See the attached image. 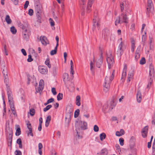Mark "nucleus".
Returning <instances> with one entry per match:
<instances>
[{"label":"nucleus","instance_id":"42","mask_svg":"<svg viewBox=\"0 0 155 155\" xmlns=\"http://www.w3.org/2000/svg\"><path fill=\"white\" fill-rule=\"evenodd\" d=\"M21 129L20 127H18L17 129L16 133L15 135L16 136H18L19 135L21 134Z\"/></svg>","mask_w":155,"mask_h":155},{"label":"nucleus","instance_id":"5","mask_svg":"<svg viewBox=\"0 0 155 155\" xmlns=\"http://www.w3.org/2000/svg\"><path fill=\"white\" fill-rule=\"evenodd\" d=\"M147 7V14L149 15L150 14H153L154 12L153 4L151 0H148Z\"/></svg>","mask_w":155,"mask_h":155},{"label":"nucleus","instance_id":"24","mask_svg":"<svg viewBox=\"0 0 155 155\" xmlns=\"http://www.w3.org/2000/svg\"><path fill=\"white\" fill-rule=\"evenodd\" d=\"M90 70L92 74L93 75L94 74V64L92 62V61H91L90 63Z\"/></svg>","mask_w":155,"mask_h":155},{"label":"nucleus","instance_id":"31","mask_svg":"<svg viewBox=\"0 0 155 155\" xmlns=\"http://www.w3.org/2000/svg\"><path fill=\"white\" fill-rule=\"evenodd\" d=\"M45 64L48 66V68H50L51 67V65L50 64L49 59V58L47 59L45 62Z\"/></svg>","mask_w":155,"mask_h":155},{"label":"nucleus","instance_id":"6","mask_svg":"<svg viewBox=\"0 0 155 155\" xmlns=\"http://www.w3.org/2000/svg\"><path fill=\"white\" fill-rule=\"evenodd\" d=\"M107 61L108 64V67L109 69H110L113 66L114 63V60L113 57L111 54L110 55H107Z\"/></svg>","mask_w":155,"mask_h":155},{"label":"nucleus","instance_id":"35","mask_svg":"<svg viewBox=\"0 0 155 155\" xmlns=\"http://www.w3.org/2000/svg\"><path fill=\"white\" fill-rule=\"evenodd\" d=\"M126 3L124 2H122L120 4V7L121 12H123L124 10V6H125V4Z\"/></svg>","mask_w":155,"mask_h":155},{"label":"nucleus","instance_id":"37","mask_svg":"<svg viewBox=\"0 0 155 155\" xmlns=\"http://www.w3.org/2000/svg\"><path fill=\"white\" fill-rule=\"evenodd\" d=\"M10 31L13 34H15L17 32L16 29L14 26L11 27L10 28Z\"/></svg>","mask_w":155,"mask_h":155},{"label":"nucleus","instance_id":"60","mask_svg":"<svg viewBox=\"0 0 155 155\" xmlns=\"http://www.w3.org/2000/svg\"><path fill=\"white\" fill-rule=\"evenodd\" d=\"M15 154L16 155H21V152L19 150H16L15 152Z\"/></svg>","mask_w":155,"mask_h":155},{"label":"nucleus","instance_id":"38","mask_svg":"<svg viewBox=\"0 0 155 155\" xmlns=\"http://www.w3.org/2000/svg\"><path fill=\"white\" fill-rule=\"evenodd\" d=\"M123 43L122 41H121L118 47V49L124 51V50L122 48V47L123 46Z\"/></svg>","mask_w":155,"mask_h":155},{"label":"nucleus","instance_id":"49","mask_svg":"<svg viewBox=\"0 0 155 155\" xmlns=\"http://www.w3.org/2000/svg\"><path fill=\"white\" fill-rule=\"evenodd\" d=\"M68 74L67 73H64L63 74V77L64 79L67 80L68 78Z\"/></svg>","mask_w":155,"mask_h":155},{"label":"nucleus","instance_id":"15","mask_svg":"<svg viewBox=\"0 0 155 155\" xmlns=\"http://www.w3.org/2000/svg\"><path fill=\"white\" fill-rule=\"evenodd\" d=\"M22 34L24 38L26 39H28L30 33L28 32L27 29H26L23 30V31H22Z\"/></svg>","mask_w":155,"mask_h":155},{"label":"nucleus","instance_id":"10","mask_svg":"<svg viewBox=\"0 0 155 155\" xmlns=\"http://www.w3.org/2000/svg\"><path fill=\"white\" fill-rule=\"evenodd\" d=\"M107 78L106 80L107 81L106 82L105 81L104 82V85L103 89L105 93H107L109 91L110 85L109 80Z\"/></svg>","mask_w":155,"mask_h":155},{"label":"nucleus","instance_id":"59","mask_svg":"<svg viewBox=\"0 0 155 155\" xmlns=\"http://www.w3.org/2000/svg\"><path fill=\"white\" fill-rule=\"evenodd\" d=\"M28 14L32 16L33 15V11L31 9H30L28 10Z\"/></svg>","mask_w":155,"mask_h":155},{"label":"nucleus","instance_id":"26","mask_svg":"<svg viewBox=\"0 0 155 155\" xmlns=\"http://www.w3.org/2000/svg\"><path fill=\"white\" fill-rule=\"evenodd\" d=\"M81 97L80 96L78 95L76 97V103L77 105L79 106L81 105Z\"/></svg>","mask_w":155,"mask_h":155},{"label":"nucleus","instance_id":"14","mask_svg":"<svg viewBox=\"0 0 155 155\" xmlns=\"http://www.w3.org/2000/svg\"><path fill=\"white\" fill-rule=\"evenodd\" d=\"M127 64H124V68L123 70V72L122 74V76L121 79H123L125 78L126 76L127 71Z\"/></svg>","mask_w":155,"mask_h":155},{"label":"nucleus","instance_id":"43","mask_svg":"<svg viewBox=\"0 0 155 155\" xmlns=\"http://www.w3.org/2000/svg\"><path fill=\"white\" fill-rule=\"evenodd\" d=\"M80 110L79 109H77L74 112V117L75 118L78 117L79 114Z\"/></svg>","mask_w":155,"mask_h":155},{"label":"nucleus","instance_id":"57","mask_svg":"<svg viewBox=\"0 0 155 155\" xmlns=\"http://www.w3.org/2000/svg\"><path fill=\"white\" fill-rule=\"evenodd\" d=\"M33 61V59L31 58V54L28 55V58L27 59V61L28 62H31Z\"/></svg>","mask_w":155,"mask_h":155},{"label":"nucleus","instance_id":"2","mask_svg":"<svg viewBox=\"0 0 155 155\" xmlns=\"http://www.w3.org/2000/svg\"><path fill=\"white\" fill-rule=\"evenodd\" d=\"M76 129L78 130H84L87 128L86 122L82 121H77L75 123Z\"/></svg>","mask_w":155,"mask_h":155},{"label":"nucleus","instance_id":"54","mask_svg":"<svg viewBox=\"0 0 155 155\" xmlns=\"http://www.w3.org/2000/svg\"><path fill=\"white\" fill-rule=\"evenodd\" d=\"M76 131L77 132V135L78 136V139H81L82 138V136L80 135L79 134L80 132L78 131V130L76 129Z\"/></svg>","mask_w":155,"mask_h":155},{"label":"nucleus","instance_id":"41","mask_svg":"<svg viewBox=\"0 0 155 155\" xmlns=\"http://www.w3.org/2000/svg\"><path fill=\"white\" fill-rule=\"evenodd\" d=\"M52 107L51 105H49L47 106L45 108L43 109V110L44 112H46Z\"/></svg>","mask_w":155,"mask_h":155},{"label":"nucleus","instance_id":"17","mask_svg":"<svg viewBox=\"0 0 155 155\" xmlns=\"http://www.w3.org/2000/svg\"><path fill=\"white\" fill-rule=\"evenodd\" d=\"M38 70L42 74H46L47 73L48 70L47 68H45L43 66L39 67Z\"/></svg>","mask_w":155,"mask_h":155},{"label":"nucleus","instance_id":"64","mask_svg":"<svg viewBox=\"0 0 155 155\" xmlns=\"http://www.w3.org/2000/svg\"><path fill=\"white\" fill-rule=\"evenodd\" d=\"M135 24H132L130 26V29L132 31H133L135 29Z\"/></svg>","mask_w":155,"mask_h":155},{"label":"nucleus","instance_id":"39","mask_svg":"<svg viewBox=\"0 0 155 155\" xmlns=\"http://www.w3.org/2000/svg\"><path fill=\"white\" fill-rule=\"evenodd\" d=\"M63 94L62 93H59L57 96V100L60 101L62 99Z\"/></svg>","mask_w":155,"mask_h":155},{"label":"nucleus","instance_id":"4","mask_svg":"<svg viewBox=\"0 0 155 155\" xmlns=\"http://www.w3.org/2000/svg\"><path fill=\"white\" fill-rule=\"evenodd\" d=\"M154 73V71L153 67L151 64L150 65L149 67V77L150 78L149 82L147 86V88H150L152 82V78L153 76Z\"/></svg>","mask_w":155,"mask_h":155},{"label":"nucleus","instance_id":"55","mask_svg":"<svg viewBox=\"0 0 155 155\" xmlns=\"http://www.w3.org/2000/svg\"><path fill=\"white\" fill-rule=\"evenodd\" d=\"M110 106L108 104H105L103 106L102 109H106L107 108H109Z\"/></svg>","mask_w":155,"mask_h":155},{"label":"nucleus","instance_id":"58","mask_svg":"<svg viewBox=\"0 0 155 155\" xmlns=\"http://www.w3.org/2000/svg\"><path fill=\"white\" fill-rule=\"evenodd\" d=\"M51 91L54 95H55L56 94L57 92L55 88L53 87L52 88Z\"/></svg>","mask_w":155,"mask_h":155},{"label":"nucleus","instance_id":"33","mask_svg":"<svg viewBox=\"0 0 155 155\" xmlns=\"http://www.w3.org/2000/svg\"><path fill=\"white\" fill-rule=\"evenodd\" d=\"M106 135L105 133H103L101 134L100 135V140L101 141L103 140L106 137Z\"/></svg>","mask_w":155,"mask_h":155},{"label":"nucleus","instance_id":"50","mask_svg":"<svg viewBox=\"0 0 155 155\" xmlns=\"http://www.w3.org/2000/svg\"><path fill=\"white\" fill-rule=\"evenodd\" d=\"M7 91L8 96L12 95V92L8 86L7 87Z\"/></svg>","mask_w":155,"mask_h":155},{"label":"nucleus","instance_id":"1","mask_svg":"<svg viewBox=\"0 0 155 155\" xmlns=\"http://www.w3.org/2000/svg\"><path fill=\"white\" fill-rule=\"evenodd\" d=\"M128 18L127 17L126 12L122 13L120 16L116 18L115 22V25L117 26L119 24H121L123 23L127 24L128 23Z\"/></svg>","mask_w":155,"mask_h":155},{"label":"nucleus","instance_id":"13","mask_svg":"<svg viewBox=\"0 0 155 155\" xmlns=\"http://www.w3.org/2000/svg\"><path fill=\"white\" fill-rule=\"evenodd\" d=\"M148 130L147 126H145L142 130L141 131L142 136L143 138L146 137L147 136V134Z\"/></svg>","mask_w":155,"mask_h":155},{"label":"nucleus","instance_id":"62","mask_svg":"<svg viewBox=\"0 0 155 155\" xmlns=\"http://www.w3.org/2000/svg\"><path fill=\"white\" fill-rule=\"evenodd\" d=\"M135 45L134 43H132L131 45V51L132 52H133L134 51V49L135 48Z\"/></svg>","mask_w":155,"mask_h":155},{"label":"nucleus","instance_id":"46","mask_svg":"<svg viewBox=\"0 0 155 155\" xmlns=\"http://www.w3.org/2000/svg\"><path fill=\"white\" fill-rule=\"evenodd\" d=\"M41 14H37L36 16L37 18V21H38L39 23L41 22Z\"/></svg>","mask_w":155,"mask_h":155},{"label":"nucleus","instance_id":"36","mask_svg":"<svg viewBox=\"0 0 155 155\" xmlns=\"http://www.w3.org/2000/svg\"><path fill=\"white\" fill-rule=\"evenodd\" d=\"M102 110L104 113H107L111 111L112 110V108H111L110 106L109 108H107L106 109H102Z\"/></svg>","mask_w":155,"mask_h":155},{"label":"nucleus","instance_id":"29","mask_svg":"<svg viewBox=\"0 0 155 155\" xmlns=\"http://www.w3.org/2000/svg\"><path fill=\"white\" fill-rule=\"evenodd\" d=\"M58 46H56L55 47L54 49L51 50L50 52V54L51 55H53L57 53Z\"/></svg>","mask_w":155,"mask_h":155},{"label":"nucleus","instance_id":"12","mask_svg":"<svg viewBox=\"0 0 155 155\" xmlns=\"http://www.w3.org/2000/svg\"><path fill=\"white\" fill-rule=\"evenodd\" d=\"M40 40L43 45H46L47 44H49V41L45 36H41Z\"/></svg>","mask_w":155,"mask_h":155},{"label":"nucleus","instance_id":"44","mask_svg":"<svg viewBox=\"0 0 155 155\" xmlns=\"http://www.w3.org/2000/svg\"><path fill=\"white\" fill-rule=\"evenodd\" d=\"M29 114L31 116L34 115L35 114V109H34L33 108L31 109L30 110Z\"/></svg>","mask_w":155,"mask_h":155},{"label":"nucleus","instance_id":"22","mask_svg":"<svg viewBox=\"0 0 155 155\" xmlns=\"http://www.w3.org/2000/svg\"><path fill=\"white\" fill-rule=\"evenodd\" d=\"M133 73L132 71L129 72L128 75L127 82H129L133 78Z\"/></svg>","mask_w":155,"mask_h":155},{"label":"nucleus","instance_id":"7","mask_svg":"<svg viewBox=\"0 0 155 155\" xmlns=\"http://www.w3.org/2000/svg\"><path fill=\"white\" fill-rule=\"evenodd\" d=\"M5 83L7 86L8 84L9 78L8 75V71L7 68L2 70Z\"/></svg>","mask_w":155,"mask_h":155},{"label":"nucleus","instance_id":"32","mask_svg":"<svg viewBox=\"0 0 155 155\" xmlns=\"http://www.w3.org/2000/svg\"><path fill=\"white\" fill-rule=\"evenodd\" d=\"M1 66L2 70L7 68L5 66V64L4 61H1Z\"/></svg>","mask_w":155,"mask_h":155},{"label":"nucleus","instance_id":"56","mask_svg":"<svg viewBox=\"0 0 155 155\" xmlns=\"http://www.w3.org/2000/svg\"><path fill=\"white\" fill-rule=\"evenodd\" d=\"M51 116L50 115L48 116L47 117L46 119V120L45 121V122H48V123H49L50 121H51Z\"/></svg>","mask_w":155,"mask_h":155},{"label":"nucleus","instance_id":"20","mask_svg":"<svg viewBox=\"0 0 155 155\" xmlns=\"http://www.w3.org/2000/svg\"><path fill=\"white\" fill-rule=\"evenodd\" d=\"M27 126L29 131V132L28 133V134H30L31 136H33V134L32 133L31 126V124L29 122H28L27 123Z\"/></svg>","mask_w":155,"mask_h":155},{"label":"nucleus","instance_id":"18","mask_svg":"<svg viewBox=\"0 0 155 155\" xmlns=\"http://www.w3.org/2000/svg\"><path fill=\"white\" fill-rule=\"evenodd\" d=\"M44 80L41 79L40 80L39 84V87L38 88V90L39 91H42L44 88Z\"/></svg>","mask_w":155,"mask_h":155},{"label":"nucleus","instance_id":"8","mask_svg":"<svg viewBox=\"0 0 155 155\" xmlns=\"http://www.w3.org/2000/svg\"><path fill=\"white\" fill-rule=\"evenodd\" d=\"M12 130H10L9 132L6 131L7 139L8 141L10 143V145L11 146L12 142Z\"/></svg>","mask_w":155,"mask_h":155},{"label":"nucleus","instance_id":"47","mask_svg":"<svg viewBox=\"0 0 155 155\" xmlns=\"http://www.w3.org/2000/svg\"><path fill=\"white\" fill-rule=\"evenodd\" d=\"M123 53V51L117 49V54L119 56H121Z\"/></svg>","mask_w":155,"mask_h":155},{"label":"nucleus","instance_id":"63","mask_svg":"<svg viewBox=\"0 0 155 155\" xmlns=\"http://www.w3.org/2000/svg\"><path fill=\"white\" fill-rule=\"evenodd\" d=\"M21 51L24 56H26L27 55L25 49H22L21 50Z\"/></svg>","mask_w":155,"mask_h":155},{"label":"nucleus","instance_id":"23","mask_svg":"<svg viewBox=\"0 0 155 155\" xmlns=\"http://www.w3.org/2000/svg\"><path fill=\"white\" fill-rule=\"evenodd\" d=\"M97 26V23L96 18L93 19V25L92 27L93 31L94 32H96V27Z\"/></svg>","mask_w":155,"mask_h":155},{"label":"nucleus","instance_id":"61","mask_svg":"<svg viewBox=\"0 0 155 155\" xmlns=\"http://www.w3.org/2000/svg\"><path fill=\"white\" fill-rule=\"evenodd\" d=\"M155 151V141L153 143L152 145V152L153 153Z\"/></svg>","mask_w":155,"mask_h":155},{"label":"nucleus","instance_id":"25","mask_svg":"<svg viewBox=\"0 0 155 155\" xmlns=\"http://www.w3.org/2000/svg\"><path fill=\"white\" fill-rule=\"evenodd\" d=\"M125 132L123 129H121L120 131H117L116 132V135L118 137H120L124 134Z\"/></svg>","mask_w":155,"mask_h":155},{"label":"nucleus","instance_id":"19","mask_svg":"<svg viewBox=\"0 0 155 155\" xmlns=\"http://www.w3.org/2000/svg\"><path fill=\"white\" fill-rule=\"evenodd\" d=\"M137 101L138 103H140L142 99V95L141 92L140 91H138L137 92Z\"/></svg>","mask_w":155,"mask_h":155},{"label":"nucleus","instance_id":"28","mask_svg":"<svg viewBox=\"0 0 155 155\" xmlns=\"http://www.w3.org/2000/svg\"><path fill=\"white\" fill-rule=\"evenodd\" d=\"M5 20L7 23L8 24H10L12 23V21L10 18L9 16L8 15H6Z\"/></svg>","mask_w":155,"mask_h":155},{"label":"nucleus","instance_id":"16","mask_svg":"<svg viewBox=\"0 0 155 155\" xmlns=\"http://www.w3.org/2000/svg\"><path fill=\"white\" fill-rule=\"evenodd\" d=\"M35 12L36 14H41V7L38 5H37L35 6Z\"/></svg>","mask_w":155,"mask_h":155},{"label":"nucleus","instance_id":"40","mask_svg":"<svg viewBox=\"0 0 155 155\" xmlns=\"http://www.w3.org/2000/svg\"><path fill=\"white\" fill-rule=\"evenodd\" d=\"M146 63L145 59L144 57L141 58L140 61V64L143 65Z\"/></svg>","mask_w":155,"mask_h":155},{"label":"nucleus","instance_id":"30","mask_svg":"<svg viewBox=\"0 0 155 155\" xmlns=\"http://www.w3.org/2000/svg\"><path fill=\"white\" fill-rule=\"evenodd\" d=\"M70 65H71V71L70 73L73 76L74 73V71L73 69V63L72 60H71L70 61Z\"/></svg>","mask_w":155,"mask_h":155},{"label":"nucleus","instance_id":"27","mask_svg":"<svg viewBox=\"0 0 155 155\" xmlns=\"http://www.w3.org/2000/svg\"><path fill=\"white\" fill-rule=\"evenodd\" d=\"M114 71H113L112 72V74L111 76L109 78V77H107V76L105 78V81H106L107 80H106V79H107V78L109 80V81H110V83L111 81L113 80L114 77Z\"/></svg>","mask_w":155,"mask_h":155},{"label":"nucleus","instance_id":"52","mask_svg":"<svg viewBox=\"0 0 155 155\" xmlns=\"http://www.w3.org/2000/svg\"><path fill=\"white\" fill-rule=\"evenodd\" d=\"M49 21L50 23L51 26H53L54 25V22L52 18H50L49 19Z\"/></svg>","mask_w":155,"mask_h":155},{"label":"nucleus","instance_id":"51","mask_svg":"<svg viewBox=\"0 0 155 155\" xmlns=\"http://www.w3.org/2000/svg\"><path fill=\"white\" fill-rule=\"evenodd\" d=\"M124 139L122 138H120L119 139V141L120 144L121 146H123L124 144Z\"/></svg>","mask_w":155,"mask_h":155},{"label":"nucleus","instance_id":"45","mask_svg":"<svg viewBox=\"0 0 155 155\" xmlns=\"http://www.w3.org/2000/svg\"><path fill=\"white\" fill-rule=\"evenodd\" d=\"M135 139L134 137L132 136L130 140V143H132V144H134L135 141Z\"/></svg>","mask_w":155,"mask_h":155},{"label":"nucleus","instance_id":"53","mask_svg":"<svg viewBox=\"0 0 155 155\" xmlns=\"http://www.w3.org/2000/svg\"><path fill=\"white\" fill-rule=\"evenodd\" d=\"M29 4V2L28 1H26L24 5V8L25 9H26L27 8Z\"/></svg>","mask_w":155,"mask_h":155},{"label":"nucleus","instance_id":"34","mask_svg":"<svg viewBox=\"0 0 155 155\" xmlns=\"http://www.w3.org/2000/svg\"><path fill=\"white\" fill-rule=\"evenodd\" d=\"M110 106L111 108H112V109L116 105V104L113 101H111L109 104H108Z\"/></svg>","mask_w":155,"mask_h":155},{"label":"nucleus","instance_id":"11","mask_svg":"<svg viewBox=\"0 0 155 155\" xmlns=\"http://www.w3.org/2000/svg\"><path fill=\"white\" fill-rule=\"evenodd\" d=\"M140 49L141 46L140 45H139L136 51L135 55V59L136 61H137L140 58L141 52Z\"/></svg>","mask_w":155,"mask_h":155},{"label":"nucleus","instance_id":"21","mask_svg":"<svg viewBox=\"0 0 155 155\" xmlns=\"http://www.w3.org/2000/svg\"><path fill=\"white\" fill-rule=\"evenodd\" d=\"M94 0H88V1L87 3V12H89L90 8H91L93 2Z\"/></svg>","mask_w":155,"mask_h":155},{"label":"nucleus","instance_id":"9","mask_svg":"<svg viewBox=\"0 0 155 155\" xmlns=\"http://www.w3.org/2000/svg\"><path fill=\"white\" fill-rule=\"evenodd\" d=\"M110 35V30L107 28H105L102 30V35L104 39H107Z\"/></svg>","mask_w":155,"mask_h":155},{"label":"nucleus","instance_id":"3","mask_svg":"<svg viewBox=\"0 0 155 155\" xmlns=\"http://www.w3.org/2000/svg\"><path fill=\"white\" fill-rule=\"evenodd\" d=\"M103 49L102 46L99 47V53L98 58H97V68H98L101 67L103 63L104 57L102 55Z\"/></svg>","mask_w":155,"mask_h":155},{"label":"nucleus","instance_id":"48","mask_svg":"<svg viewBox=\"0 0 155 155\" xmlns=\"http://www.w3.org/2000/svg\"><path fill=\"white\" fill-rule=\"evenodd\" d=\"M82 2L81 7L83 10L85 9V6H84L86 3L85 0H81Z\"/></svg>","mask_w":155,"mask_h":155}]
</instances>
